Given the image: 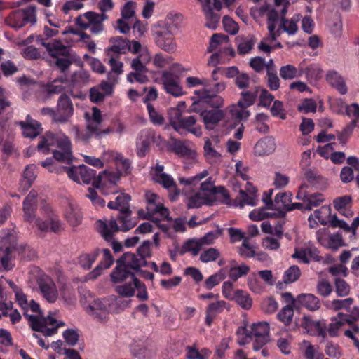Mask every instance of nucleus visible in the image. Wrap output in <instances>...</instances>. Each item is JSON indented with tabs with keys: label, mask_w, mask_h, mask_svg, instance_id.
<instances>
[{
	"label": "nucleus",
	"mask_w": 359,
	"mask_h": 359,
	"mask_svg": "<svg viewBox=\"0 0 359 359\" xmlns=\"http://www.w3.org/2000/svg\"><path fill=\"white\" fill-rule=\"evenodd\" d=\"M17 250L22 257L29 259L36 257V252L28 245H21L17 248V236L14 232H8L0 241V262L6 271L13 269L15 264L13 260L15 258L14 251Z\"/></svg>",
	"instance_id": "1"
},
{
	"label": "nucleus",
	"mask_w": 359,
	"mask_h": 359,
	"mask_svg": "<svg viewBox=\"0 0 359 359\" xmlns=\"http://www.w3.org/2000/svg\"><path fill=\"white\" fill-rule=\"evenodd\" d=\"M269 325L266 322L253 323L250 330L245 327H239L236 331L238 343L243 346L254 339L253 349L257 351L269 341Z\"/></svg>",
	"instance_id": "2"
},
{
	"label": "nucleus",
	"mask_w": 359,
	"mask_h": 359,
	"mask_svg": "<svg viewBox=\"0 0 359 359\" xmlns=\"http://www.w3.org/2000/svg\"><path fill=\"white\" fill-rule=\"evenodd\" d=\"M147 260L140 259L137 255L131 252H125L117 261L116 266L111 274V280L121 283L127 278L135 277V274L128 269L137 271L141 266H147Z\"/></svg>",
	"instance_id": "3"
},
{
	"label": "nucleus",
	"mask_w": 359,
	"mask_h": 359,
	"mask_svg": "<svg viewBox=\"0 0 359 359\" xmlns=\"http://www.w3.org/2000/svg\"><path fill=\"white\" fill-rule=\"evenodd\" d=\"M258 90L256 87L241 93V99L237 104H233L229 107V113L231 118L235 119L234 126L246 120L250 115V111L246 109L252 106L257 98Z\"/></svg>",
	"instance_id": "4"
},
{
	"label": "nucleus",
	"mask_w": 359,
	"mask_h": 359,
	"mask_svg": "<svg viewBox=\"0 0 359 359\" xmlns=\"http://www.w3.org/2000/svg\"><path fill=\"white\" fill-rule=\"evenodd\" d=\"M68 177L78 183L92 184L95 188H99L102 183V175H96V171L85 165L78 167H61Z\"/></svg>",
	"instance_id": "5"
},
{
	"label": "nucleus",
	"mask_w": 359,
	"mask_h": 359,
	"mask_svg": "<svg viewBox=\"0 0 359 359\" xmlns=\"http://www.w3.org/2000/svg\"><path fill=\"white\" fill-rule=\"evenodd\" d=\"M170 125L173 129L182 134L183 130L190 132L196 136L201 135L200 129L192 128L197 121L196 116H185L178 108H172L168 111Z\"/></svg>",
	"instance_id": "6"
},
{
	"label": "nucleus",
	"mask_w": 359,
	"mask_h": 359,
	"mask_svg": "<svg viewBox=\"0 0 359 359\" xmlns=\"http://www.w3.org/2000/svg\"><path fill=\"white\" fill-rule=\"evenodd\" d=\"M172 27L171 25H158L153 30V36L156 46L168 53L175 52L177 47L172 32Z\"/></svg>",
	"instance_id": "7"
},
{
	"label": "nucleus",
	"mask_w": 359,
	"mask_h": 359,
	"mask_svg": "<svg viewBox=\"0 0 359 359\" xmlns=\"http://www.w3.org/2000/svg\"><path fill=\"white\" fill-rule=\"evenodd\" d=\"M41 44L46 48L50 56L56 59L55 65L64 72L72 64V61L67 57L69 55V48L60 42L54 41L53 43H46L43 39L40 41Z\"/></svg>",
	"instance_id": "8"
},
{
	"label": "nucleus",
	"mask_w": 359,
	"mask_h": 359,
	"mask_svg": "<svg viewBox=\"0 0 359 359\" xmlns=\"http://www.w3.org/2000/svg\"><path fill=\"white\" fill-rule=\"evenodd\" d=\"M6 24L15 29H20L27 23L36 22V7L29 6L25 9H18L13 11L5 20Z\"/></svg>",
	"instance_id": "9"
},
{
	"label": "nucleus",
	"mask_w": 359,
	"mask_h": 359,
	"mask_svg": "<svg viewBox=\"0 0 359 359\" xmlns=\"http://www.w3.org/2000/svg\"><path fill=\"white\" fill-rule=\"evenodd\" d=\"M202 5V11L204 13L206 22L205 26L211 29H216L220 19V15L215 13L213 10L220 11L222 5L220 0H198Z\"/></svg>",
	"instance_id": "10"
},
{
	"label": "nucleus",
	"mask_w": 359,
	"mask_h": 359,
	"mask_svg": "<svg viewBox=\"0 0 359 359\" xmlns=\"http://www.w3.org/2000/svg\"><path fill=\"white\" fill-rule=\"evenodd\" d=\"M161 138L160 135H156L154 130L151 129L142 130L137 137L136 148L137 155L140 158L145 156L147 152L149 150L151 142H157Z\"/></svg>",
	"instance_id": "11"
},
{
	"label": "nucleus",
	"mask_w": 359,
	"mask_h": 359,
	"mask_svg": "<svg viewBox=\"0 0 359 359\" xmlns=\"http://www.w3.org/2000/svg\"><path fill=\"white\" fill-rule=\"evenodd\" d=\"M56 146L59 148V150H53V158L60 162L71 164L73 155L72 143L69 137L65 135L59 137Z\"/></svg>",
	"instance_id": "12"
},
{
	"label": "nucleus",
	"mask_w": 359,
	"mask_h": 359,
	"mask_svg": "<svg viewBox=\"0 0 359 359\" xmlns=\"http://www.w3.org/2000/svg\"><path fill=\"white\" fill-rule=\"evenodd\" d=\"M92 111V116L87 118L86 128L88 132L97 138L101 137L102 135L111 133L113 130L110 128L103 130L101 128L102 122L101 111L95 107H93Z\"/></svg>",
	"instance_id": "13"
},
{
	"label": "nucleus",
	"mask_w": 359,
	"mask_h": 359,
	"mask_svg": "<svg viewBox=\"0 0 359 359\" xmlns=\"http://www.w3.org/2000/svg\"><path fill=\"white\" fill-rule=\"evenodd\" d=\"M161 83L164 90L174 97H180L184 94L182 86L180 84V79L173 73L163 71L161 74Z\"/></svg>",
	"instance_id": "14"
},
{
	"label": "nucleus",
	"mask_w": 359,
	"mask_h": 359,
	"mask_svg": "<svg viewBox=\"0 0 359 359\" xmlns=\"http://www.w3.org/2000/svg\"><path fill=\"white\" fill-rule=\"evenodd\" d=\"M56 122L60 123H67L72 116L74 107L70 97L67 94H62L59 97L57 104Z\"/></svg>",
	"instance_id": "15"
},
{
	"label": "nucleus",
	"mask_w": 359,
	"mask_h": 359,
	"mask_svg": "<svg viewBox=\"0 0 359 359\" xmlns=\"http://www.w3.org/2000/svg\"><path fill=\"white\" fill-rule=\"evenodd\" d=\"M37 196L36 191L32 189L23 201L24 218L28 222H32L35 219V212L37 209Z\"/></svg>",
	"instance_id": "16"
},
{
	"label": "nucleus",
	"mask_w": 359,
	"mask_h": 359,
	"mask_svg": "<svg viewBox=\"0 0 359 359\" xmlns=\"http://www.w3.org/2000/svg\"><path fill=\"white\" fill-rule=\"evenodd\" d=\"M39 287L43 298L50 303H54L58 297V292L53 280L49 277L40 279Z\"/></svg>",
	"instance_id": "17"
},
{
	"label": "nucleus",
	"mask_w": 359,
	"mask_h": 359,
	"mask_svg": "<svg viewBox=\"0 0 359 359\" xmlns=\"http://www.w3.org/2000/svg\"><path fill=\"white\" fill-rule=\"evenodd\" d=\"M97 229L103 238L108 242L113 239L114 233L121 231L117 217H111L108 223L99 220L97 222Z\"/></svg>",
	"instance_id": "18"
},
{
	"label": "nucleus",
	"mask_w": 359,
	"mask_h": 359,
	"mask_svg": "<svg viewBox=\"0 0 359 359\" xmlns=\"http://www.w3.org/2000/svg\"><path fill=\"white\" fill-rule=\"evenodd\" d=\"M292 201V194L287 192L277 194L274 198L273 210L274 215L278 218H283L286 215V209Z\"/></svg>",
	"instance_id": "19"
},
{
	"label": "nucleus",
	"mask_w": 359,
	"mask_h": 359,
	"mask_svg": "<svg viewBox=\"0 0 359 359\" xmlns=\"http://www.w3.org/2000/svg\"><path fill=\"white\" fill-rule=\"evenodd\" d=\"M88 313L100 321H104L109 313L108 304L104 300H95L90 304L87 309Z\"/></svg>",
	"instance_id": "20"
},
{
	"label": "nucleus",
	"mask_w": 359,
	"mask_h": 359,
	"mask_svg": "<svg viewBox=\"0 0 359 359\" xmlns=\"http://www.w3.org/2000/svg\"><path fill=\"white\" fill-rule=\"evenodd\" d=\"M297 302L296 309L304 307L309 311H315L320 308L319 299L314 294L310 293H302L297 295Z\"/></svg>",
	"instance_id": "21"
},
{
	"label": "nucleus",
	"mask_w": 359,
	"mask_h": 359,
	"mask_svg": "<svg viewBox=\"0 0 359 359\" xmlns=\"http://www.w3.org/2000/svg\"><path fill=\"white\" fill-rule=\"evenodd\" d=\"M48 219L46 221L38 218L35 220L36 226L41 231H46L50 229L54 233H57L62 229V224L57 216L55 215L52 211L48 213Z\"/></svg>",
	"instance_id": "22"
},
{
	"label": "nucleus",
	"mask_w": 359,
	"mask_h": 359,
	"mask_svg": "<svg viewBox=\"0 0 359 359\" xmlns=\"http://www.w3.org/2000/svg\"><path fill=\"white\" fill-rule=\"evenodd\" d=\"M327 82L335 88L341 95H345L348 92V88L345 79L336 70L327 72L325 76Z\"/></svg>",
	"instance_id": "23"
},
{
	"label": "nucleus",
	"mask_w": 359,
	"mask_h": 359,
	"mask_svg": "<svg viewBox=\"0 0 359 359\" xmlns=\"http://www.w3.org/2000/svg\"><path fill=\"white\" fill-rule=\"evenodd\" d=\"M275 140L271 137H264L260 139L254 147L255 156H263L272 154L276 149Z\"/></svg>",
	"instance_id": "24"
},
{
	"label": "nucleus",
	"mask_w": 359,
	"mask_h": 359,
	"mask_svg": "<svg viewBox=\"0 0 359 359\" xmlns=\"http://www.w3.org/2000/svg\"><path fill=\"white\" fill-rule=\"evenodd\" d=\"M152 180L154 182L161 184L165 189L174 191V194L170 196L171 201L175 200L176 197L179 196L180 191L177 187L176 182L171 175L166 173L161 174V175H153Z\"/></svg>",
	"instance_id": "25"
},
{
	"label": "nucleus",
	"mask_w": 359,
	"mask_h": 359,
	"mask_svg": "<svg viewBox=\"0 0 359 359\" xmlns=\"http://www.w3.org/2000/svg\"><path fill=\"white\" fill-rule=\"evenodd\" d=\"M25 318L33 330L41 332L46 337L52 336L57 332V327H47L36 316L25 313Z\"/></svg>",
	"instance_id": "26"
},
{
	"label": "nucleus",
	"mask_w": 359,
	"mask_h": 359,
	"mask_svg": "<svg viewBox=\"0 0 359 359\" xmlns=\"http://www.w3.org/2000/svg\"><path fill=\"white\" fill-rule=\"evenodd\" d=\"M29 118V116H27V121H20L19 125L21 126L22 130V135L25 137H29L31 139L37 137L42 131L41 125L36 121Z\"/></svg>",
	"instance_id": "27"
},
{
	"label": "nucleus",
	"mask_w": 359,
	"mask_h": 359,
	"mask_svg": "<svg viewBox=\"0 0 359 359\" xmlns=\"http://www.w3.org/2000/svg\"><path fill=\"white\" fill-rule=\"evenodd\" d=\"M109 42L112 43V46L107 49L108 55H110L111 53L124 54L130 49L129 41L122 36L111 37Z\"/></svg>",
	"instance_id": "28"
},
{
	"label": "nucleus",
	"mask_w": 359,
	"mask_h": 359,
	"mask_svg": "<svg viewBox=\"0 0 359 359\" xmlns=\"http://www.w3.org/2000/svg\"><path fill=\"white\" fill-rule=\"evenodd\" d=\"M59 137H57L53 133L48 131L41 137V140L37 145V149L43 154H48L51 151V147L57 145Z\"/></svg>",
	"instance_id": "29"
},
{
	"label": "nucleus",
	"mask_w": 359,
	"mask_h": 359,
	"mask_svg": "<svg viewBox=\"0 0 359 359\" xmlns=\"http://www.w3.org/2000/svg\"><path fill=\"white\" fill-rule=\"evenodd\" d=\"M131 198L128 194H121L117 196L115 201H111L108 203L107 207L111 210H117L123 213L130 210L129 202Z\"/></svg>",
	"instance_id": "30"
},
{
	"label": "nucleus",
	"mask_w": 359,
	"mask_h": 359,
	"mask_svg": "<svg viewBox=\"0 0 359 359\" xmlns=\"http://www.w3.org/2000/svg\"><path fill=\"white\" fill-rule=\"evenodd\" d=\"M112 156L115 161L117 171L119 172L122 176L129 175L133 170L130 160L125 158L120 153H115Z\"/></svg>",
	"instance_id": "31"
},
{
	"label": "nucleus",
	"mask_w": 359,
	"mask_h": 359,
	"mask_svg": "<svg viewBox=\"0 0 359 359\" xmlns=\"http://www.w3.org/2000/svg\"><path fill=\"white\" fill-rule=\"evenodd\" d=\"M200 116L206 127H208L210 125L217 124L224 118V114L221 109L205 110L201 113Z\"/></svg>",
	"instance_id": "32"
},
{
	"label": "nucleus",
	"mask_w": 359,
	"mask_h": 359,
	"mask_svg": "<svg viewBox=\"0 0 359 359\" xmlns=\"http://www.w3.org/2000/svg\"><path fill=\"white\" fill-rule=\"evenodd\" d=\"M99 18V13L88 11L78 16L76 18V24L82 29H86L93 24L100 23Z\"/></svg>",
	"instance_id": "33"
},
{
	"label": "nucleus",
	"mask_w": 359,
	"mask_h": 359,
	"mask_svg": "<svg viewBox=\"0 0 359 359\" xmlns=\"http://www.w3.org/2000/svg\"><path fill=\"white\" fill-rule=\"evenodd\" d=\"M65 215L67 222L72 226H76L81 223L82 214L81 210L76 205L69 203Z\"/></svg>",
	"instance_id": "34"
},
{
	"label": "nucleus",
	"mask_w": 359,
	"mask_h": 359,
	"mask_svg": "<svg viewBox=\"0 0 359 359\" xmlns=\"http://www.w3.org/2000/svg\"><path fill=\"white\" fill-rule=\"evenodd\" d=\"M131 215L132 211L130 210L124 213L118 212L117 220L120 225L121 231L126 232L132 229L137 224V219H133Z\"/></svg>",
	"instance_id": "35"
},
{
	"label": "nucleus",
	"mask_w": 359,
	"mask_h": 359,
	"mask_svg": "<svg viewBox=\"0 0 359 359\" xmlns=\"http://www.w3.org/2000/svg\"><path fill=\"white\" fill-rule=\"evenodd\" d=\"M149 118L150 122L157 126L164 125L165 118L163 112L159 109L156 108L151 103H148L147 105Z\"/></svg>",
	"instance_id": "36"
},
{
	"label": "nucleus",
	"mask_w": 359,
	"mask_h": 359,
	"mask_svg": "<svg viewBox=\"0 0 359 359\" xmlns=\"http://www.w3.org/2000/svg\"><path fill=\"white\" fill-rule=\"evenodd\" d=\"M237 41V50L240 55H245L250 52L253 48L256 42V39L254 36H249L248 37L236 38Z\"/></svg>",
	"instance_id": "37"
},
{
	"label": "nucleus",
	"mask_w": 359,
	"mask_h": 359,
	"mask_svg": "<svg viewBox=\"0 0 359 359\" xmlns=\"http://www.w3.org/2000/svg\"><path fill=\"white\" fill-rule=\"evenodd\" d=\"M280 76L284 80H291L302 76V71L300 68V64L298 67L292 65H286L280 69Z\"/></svg>",
	"instance_id": "38"
},
{
	"label": "nucleus",
	"mask_w": 359,
	"mask_h": 359,
	"mask_svg": "<svg viewBox=\"0 0 359 359\" xmlns=\"http://www.w3.org/2000/svg\"><path fill=\"white\" fill-rule=\"evenodd\" d=\"M257 201V196L250 195L245 191L241 189L239 191V197L235 199L233 205L241 208H243L245 205L255 206Z\"/></svg>",
	"instance_id": "39"
},
{
	"label": "nucleus",
	"mask_w": 359,
	"mask_h": 359,
	"mask_svg": "<svg viewBox=\"0 0 359 359\" xmlns=\"http://www.w3.org/2000/svg\"><path fill=\"white\" fill-rule=\"evenodd\" d=\"M250 271V267L245 264H241L239 266L232 265L229 271V276L233 281H236L238 278L248 274Z\"/></svg>",
	"instance_id": "40"
},
{
	"label": "nucleus",
	"mask_w": 359,
	"mask_h": 359,
	"mask_svg": "<svg viewBox=\"0 0 359 359\" xmlns=\"http://www.w3.org/2000/svg\"><path fill=\"white\" fill-rule=\"evenodd\" d=\"M100 254V250L95 249L90 253L83 254L79 257V262L82 268L89 269Z\"/></svg>",
	"instance_id": "41"
},
{
	"label": "nucleus",
	"mask_w": 359,
	"mask_h": 359,
	"mask_svg": "<svg viewBox=\"0 0 359 359\" xmlns=\"http://www.w3.org/2000/svg\"><path fill=\"white\" fill-rule=\"evenodd\" d=\"M301 274L299 266L296 265L291 266L285 271L283 280L285 284L294 283L299 280Z\"/></svg>",
	"instance_id": "42"
},
{
	"label": "nucleus",
	"mask_w": 359,
	"mask_h": 359,
	"mask_svg": "<svg viewBox=\"0 0 359 359\" xmlns=\"http://www.w3.org/2000/svg\"><path fill=\"white\" fill-rule=\"evenodd\" d=\"M294 308L292 305L285 306L277 314L278 319L285 325H289L292 320Z\"/></svg>",
	"instance_id": "43"
},
{
	"label": "nucleus",
	"mask_w": 359,
	"mask_h": 359,
	"mask_svg": "<svg viewBox=\"0 0 359 359\" xmlns=\"http://www.w3.org/2000/svg\"><path fill=\"white\" fill-rule=\"evenodd\" d=\"M171 149L176 154L181 156L193 157L194 152L189 149L183 142L175 140L172 145Z\"/></svg>",
	"instance_id": "44"
},
{
	"label": "nucleus",
	"mask_w": 359,
	"mask_h": 359,
	"mask_svg": "<svg viewBox=\"0 0 359 359\" xmlns=\"http://www.w3.org/2000/svg\"><path fill=\"white\" fill-rule=\"evenodd\" d=\"M280 29L287 32L289 35H294L297 32L298 27L296 20L293 19L287 20L283 17L280 20V27L277 30V36H279V31Z\"/></svg>",
	"instance_id": "45"
},
{
	"label": "nucleus",
	"mask_w": 359,
	"mask_h": 359,
	"mask_svg": "<svg viewBox=\"0 0 359 359\" xmlns=\"http://www.w3.org/2000/svg\"><path fill=\"white\" fill-rule=\"evenodd\" d=\"M202 244L199 240L190 239L184 243L182 248L181 254L191 252L193 256H196L202 248Z\"/></svg>",
	"instance_id": "46"
},
{
	"label": "nucleus",
	"mask_w": 359,
	"mask_h": 359,
	"mask_svg": "<svg viewBox=\"0 0 359 359\" xmlns=\"http://www.w3.org/2000/svg\"><path fill=\"white\" fill-rule=\"evenodd\" d=\"M335 292L338 297H344L351 292V287L346 280L340 278H336L334 281Z\"/></svg>",
	"instance_id": "47"
},
{
	"label": "nucleus",
	"mask_w": 359,
	"mask_h": 359,
	"mask_svg": "<svg viewBox=\"0 0 359 359\" xmlns=\"http://www.w3.org/2000/svg\"><path fill=\"white\" fill-rule=\"evenodd\" d=\"M323 201V196L320 193L307 194L305 203V210H311L313 208L320 205Z\"/></svg>",
	"instance_id": "48"
},
{
	"label": "nucleus",
	"mask_w": 359,
	"mask_h": 359,
	"mask_svg": "<svg viewBox=\"0 0 359 359\" xmlns=\"http://www.w3.org/2000/svg\"><path fill=\"white\" fill-rule=\"evenodd\" d=\"M353 302L354 299L351 297H348L344 299H334L330 302V309L334 311L345 309L348 311Z\"/></svg>",
	"instance_id": "49"
},
{
	"label": "nucleus",
	"mask_w": 359,
	"mask_h": 359,
	"mask_svg": "<svg viewBox=\"0 0 359 359\" xmlns=\"http://www.w3.org/2000/svg\"><path fill=\"white\" fill-rule=\"evenodd\" d=\"M226 278L225 273L223 269H220L217 273L210 276L205 280V287L208 290L212 289L215 286L219 285L221 281L224 280Z\"/></svg>",
	"instance_id": "50"
},
{
	"label": "nucleus",
	"mask_w": 359,
	"mask_h": 359,
	"mask_svg": "<svg viewBox=\"0 0 359 359\" xmlns=\"http://www.w3.org/2000/svg\"><path fill=\"white\" fill-rule=\"evenodd\" d=\"M14 293L16 302L20 308L24 311L23 315L25 317V313H27L29 309V303L27 302V296L25 293L17 286H15Z\"/></svg>",
	"instance_id": "51"
},
{
	"label": "nucleus",
	"mask_w": 359,
	"mask_h": 359,
	"mask_svg": "<svg viewBox=\"0 0 359 359\" xmlns=\"http://www.w3.org/2000/svg\"><path fill=\"white\" fill-rule=\"evenodd\" d=\"M267 85L271 90H276L280 87V79L277 75V71L268 69L266 76Z\"/></svg>",
	"instance_id": "52"
},
{
	"label": "nucleus",
	"mask_w": 359,
	"mask_h": 359,
	"mask_svg": "<svg viewBox=\"0 0 359 359\" xmlns=\"http://www.w3.org/2000/svg\"><path fill=\"white\" fill-rule=\"evenodd\" d=\"M235 298L236 302L243 309H249L252 306V299L248 294L243 290L236 292Z\"/></svg>",
	"instance_id": "53"
},
{
	"label": "nucleus",
	"mask_w": 359,
	"mask_h": 359,
	"mask_svg": "<svg viewBox=\"0 0 359 359\" xmlns=\"http://www.w3.org/2000/svg\"><path fill=\"white\" fill-rule=\"evenodd\" d=\"M267 207L262 208L257 210H253L250 212L249 215V217L252 221H261L268 217H276L273 213L267 212L266 210H267Z\"/></svg>",
	"instance_id": "54"
},
{
	"label": "nucleus",
	"mask_w": 359,
	"mask_h": 359,
	"mask_svg": "<svg viewBox=\"0 0 359 359\" xmlns=\"http://www.w3.org/2000/svg\"><path fill=\"white\" fill-rule=\"evenodd\" d=\"M219 256L220 253L217 249L210 248L201 254L200 260L204 263L214 262L217 259Z\"/></svg>",
	"instance_id": "55"
},
{
	"label": "nucleus",
	"mask_w": 359,
	"mask_h": 359,
	"mask_svg": "<svg viewBox=\"0 0 359 359\" xmlns=\"http://www.w3.org/2000/svg\"><path fill=\"white\" fill-rule=\"evenodd\" d=\"M151 246V242L147 240L137 249V255L140 259L146 260L147 258H150L152 256Z\"/></svg>",
	"instance_id": "56"
},
{
	"label": "nucleus",
	"mask_w": 359,
	"mask_h": 359,
	"mask_svg": "<svg viewBox=\"0 0 359 359\" xmlns=\"http://www.w3.org/2000/svg\"><path fill=\"white\" fill-rule=\"evenodd\" d=\"M222 22L224 29L226 32L232 35L238 33L239 29L238 25L228 15L224 16Z\"/></svg>",
	"instance_id": "57"
},
{
	"label": "nucleus",
	"mask_w": 359,
	"mask_h": 359,
	"mask_svg": "<svg viewBox=\"0 0 359 359\" xmlns=\"http://www.w3.org/2000/svg\"><path fill=\"white\" fill-rule=\"evenodd\" d=\"M352 203V198L350 196L346 195L341 197H337L333 201V205L336 210L341 212V210L346 208L348 205Z\"/></svg>",
	"instance_id": "58"
},
{
	"label": "nucleus",
	"mask_w": 359,
	"mask_h": 359,
	"mask_svg": "<svg viewBox=\"0 0 359 359\" xmlns=\"http://www.w3.org/2000/svg\"><path fill=\"white\" fill-rule=\"evenodd\" d=\"M116 291L122 297H130L135 294V285L133 281L118 285L116 287Z\"/></svg>",
	"instance_id": "59"
},
{
	"label": "nucleus",
	"mask_w": 359,
	"mask_h": 359,
	"mask_svg": "<svg viewBox=\"0 0 359 359\" xmlns=\"http://www.w3.org/2000/svg\"><path fill=\"white\" fill-rule=\"evenodd\" d=\"M304 344H306V347L304 351V357L306 359H323L324 355L319 353L313 346L307 341H304Z\"/></svg>",
	"instance_id": "60"
},
{
	"label": "nucleus",
	"mask_w": 359,
	"mask_h": 359,
	"mask_svg": "<svg viewBox=\"0 0 359 359\" xmlns=\"http://www.w3.org/2000/svg\"><path fill=\"white\" fill-rule=\"evenodd\" d=\"M278 308V304L276 299L271 297L264 299L262 303V311L268 314L274 313Z\"/></svg>",
	"instance_id": "61"
},
{
	"label": "nucleus",
	"mask_w": 359,
	"mask_h": 359,
	"mask_svg": "<svg viewBox=\"0 0 359 359\" xmlns=\"http://www.w3.org/2000/svg\"><path fill=\"white\" fill-rule=\"evenodd\" d=\"M86 196L88 198L93 205L95 208H103L105 205V201L103 198L100 197L97 193L92 188H88V192L86 194Z\"/></svg>",
	"instance_id": "62"
},
{
	"label": "nucleus",
	"mask_w": 359,
	"mask_h": 359,
	"mask_svg": "<svg viewBox=\"0 0 359 359\" xmlns=\"http://www.w3.org/2000/svg\"><path fill=\"white\" fill-rule=\"evenodd\" d=\"M316 290L319 295L327 297L332 293V287L327 280H322L318 283Z\"/></svg>",
	"instance_id": "63"
},
{
	"label": "nucleus",
	"mask_w": 359,
	"mask_h": 359,
	"mask_svg": "<svg viewBox=\"0 0 359 359\" xmlns=\"http://www.w3.org/2000/svg\"><path fill=\"white\" fill-rule=\"evenodd\" d=\"M62 336L65 339V342L71 346H75L79 338V335L78 332L73 330V329H67L66 330L63 334Z\"/></svg>",
	"instance_id": "64"
}]
</instances>
